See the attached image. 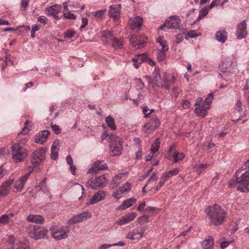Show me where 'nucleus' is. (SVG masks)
Wrapping results in <instances>:
<instances>
[{
  "label": "nucleus",
  "instance_id": "1",
  "mask_svg": "<svg viewBox=\"0 0 249 249\" xmlns=\"http://www.w3.org/2000/svg\"><path fill=\"white\" fill-rule=\"evenodd\" d=\"M149 84H152L153 87H158L168 89L174 83L175 78L174 75H170L167 72H164L162 77L160 75V71L155 68L151 76H146Z\"/></svg>",
  "mask_w": 249,
  "mask_h": 249
},
{
  "label": "nucleus",
  "instance_id": "59",
  "mask_svg": "<svg viewBox=\"0 0 249 249\" xmlns=\"http://www.w3.org/2000/svg\"><path fill=\"white\" fill-rule=\"evenodd\" d=\"M123 194H124V191H122L121 189H120V188H119L116 191L113 193L112 196L114 198L118 199L121 197V196H118Z\"/></svg>",
  "mask_w": 249,
  "mask_h": 249
},
{
  "label": "nucleus",
  "instance_id": "61",
  "mask_svg": "<svg viewBox=\"0 0 249 249\" xmlns=\"http://www.w3.org/2000/svg\"><path fill=\"white\" fill-rule=\"evenodd\" d=\"M88 19L86 18H82V24L79 28L80 30L82 31L83 29L88 25Z\"/></svg>",
  "mask_w": 249,
  "mask_h": 249
},
{
  "label": "nucleus",
  "instance_id": "53",
  "mask_svg": "<svg viewBox=\"0 0 249 249\" xmlns=\"http://www.w3.org/2000/svg\"><path fill=\"white\" fill-rule=\"evenodd\" d=\"M8 215L5 214L0 217V223L2 224H6L9 222Z\"/></svg>",
  "mask_w": 249,
  "mask_h": 249
},
{
  "label": "nucleus",
  "instance_id": "32",
  "mask_svg": "<svg viewBox=\"0 0 249 249\" xmlns=\"http://www.w3.org/2000/svg\"><path fill=\"white\" fill-rule=\"evenodd\" d=\"M136 202V199L132 197L123 201L122 204L120 205L117 210H125L126 209L132 206Z\"/></svg>",
  "mask_w": 249,
  "mask_h": 249
},
{
  "label": "nucleus",
  "instance_id": "41",
  "mask_svg": "<svg viewBox=\"0 0 249 249\" xmlns=\"http://www.w3.org/2000/svg\"><path fill=\"white\" fill-rule=\"evenodd\" d=\"M160 145V142L158 139H156L152 144L150 151L153 154L156 153L159 150Z\"/></svg>",
  "mask_w": 249,
  "mask_h": 249
},
{
  "label": "nucleus",
  "instance_id": "8",
  "mask_svg": "<svg viewBox=\"0 0 249 249\" xmlns=\"http://www.w3.org/2000/svg\"><path fill=\"white\" fill-rule=\"evenodd\" d=\"M232 62L230 59H224L219 66V75L222 78L227 80L228 76L233 72Z\"/></svg>",
  "mask_w": 249,
  "mask_h": 249
},
{
  "label": "nucleus",
  "instance_id": "52",
  "mask_svg": "<svg viewBox=\"0 0 249 249\" xmlns=\"http://www.w3.org/2000/svg\"><path fill=\"white\" fill-rule=\"evenodd\" d=\"M102 37L106 38H109L110 40H112L113 36L112 33L110 31H105L103 32Z\"/></svg>",
  "mask_w": 249,
  "mask_h": 249
},
{
  "label": "nucleus",
  "instance_id": "29",
  "mask_svg": "<svg viewBox=\"0 0 249 249\" xmlns=\"http://www.w3.org/2000/svg\"><path fill=\"white\" fill-rule=\"evenodd\" d=\"M124 175V174L123 173H120L114 176L110 185V187L114 188L119 185L124 180L123 178Z\"/></svg>",
  "mask_w": 249,
  "mask_h": 249
},
{
  "label": "nucleus",
  "instance_id": "42",
  "mask_svg": "<svg viewBox=\"0 0 249 249\" xmlns=\"http://www.w3.org/2000/svg\"><path fill=\"white\" fill-rule=\"evenodd\" d=\"M77 215L81 222L86 220L92 216L91 213L88 211L82 212Z\"/></svg>",
  "mask_w": 249,
  "mask_h": 249
},
{
  "label": "nucleus",
  "instance_id": "13",
  "mask_svg": "<svg viewBox=\"0 0 249 249\" xmlns=\"http://www.w3.org/2000/svg\"><path fill=\"white\" fill-rule=\"evenodd\" d=\"M145 229L144 227L140 226L129 232L127 234V237L131 240L141 239L144 233Z\"/></svg>",
  "mask_w": 249,
  "mask_h": 249
},
{
  "label": "nucleus",
  "instance_id": "63",
  "mask_svg": "<svg viewBox=\"0 0 249 249\" xmlns=\"http://www.w3.org/2000/svg\"><path fill=\"white\" fill-rule=\"evenodd\" d=\"M171 177L167 174V172L164 173L162 176L160 177V179L164 183L167 181Z\"/></svg>",
  "mask_w": 249,
  "mask_h": 249
},
{
  "label": "nucleus",
  "instance_id": "11",
  "mask_svg": "<svg viewBox=\"0 0 249 249\" xmlns=\"http://www.w3.org/2000/svg\"><path fill=\"white\" fill-rule=\"evenodd\" d=\"M46 152L47 148L46 147H42L34 151L31 155V160H33V163H36L40 166L43 165Z\"/></svg>",
  "mask_w": 249,
  "mask_h": 249
},
{
  "label": "nucleus",
  "instance_id": "37",
  "mask_svg": "<svg viewBox=\"0 0 249 249\" xmlns=\"http://www.w3.org/2000/svg\"><path fill=\"white\" fill-rule=\"evenodd\" d=\"M168 50V47H163L159 50L157 54V58L159 61H162L166 56V53Z\"/></svg>",
  "mask_w": 249,
  "mask_h": 249
},
{
  "label": "nucleus",
  "instance_id": "15",
  "mask_svg": "<svg viewBox=\"0 0 249 249\" xmlns=\"http://www.w3.org/2000/svg\"><path fill=\"white\" fill-rule=\"evenodd\" d=\"M61 10L62 7L61 5L55 4L47 7L45 10V13L48 16H53L56 19L58 20L60 19V18L56 15L61 12Z\"/></svg>",
  "mask_w": 249,
  "mask_h": 249
},
{
  "label": "nucleus",
  "instance_id": "60",
  "mask_svg": "<svg viewBox=\"0 0 249 249\" xmlns=\"http://www.w3.org/2000/svg\"><path fill=\"white\" fill-rule=\"evenodd\" d=\"M179 172V170L178 168H175L173 170H170L167 172L169 176L172 178L174 176L177 175Z\"/></svg>",
  "mask_w": 249,
  "mask_h": 249
},
{
  "label": "nucleus",
  "instance_id": "7",
  "mask_svg": "<svg viewBox=\"0 0 249 249\" xmlns=\"http://www.w3.org/2000/svg\"><path fill=\"white\" fill-rule=\"evenodd\" d=\"M48 231L41 229L38 226L30 225L26 228V232L29 236L35 240L44 238L47 234Z\"/></svg>",
  "mask_w": 249,
  "mask_h": 249
},
{
  "label": "nucleus",
  "instance_id": "34",
  "mask_svg": "<svg viewBox=\"0 0 249 249\" xmlns=\"http://www.w3.org/2000/svg\"><path fill=\"white\" fill-rule=\"evenodd\" d=\"M66 160L67 164L70 166L69 169L71 173L73 175H75L76 167L75 165L73 164L72 158L70 155H68L66 157Z\"/></svg>",
  "mask_w": 249,
  "mask_h": 249
},
{
  "label": "nucleus",
  "instance_id": "47",
  "mask_svg": "<svg viewBox=\"0 0 249 249\" xmlns=\"http://www.w3.org/2000/svg\"><path fill=\"white\" fill-rule=\"evenodd\" d=\"M243 90L245 97L246 99L247 104L249 106V86L248 85L247 83H246V85L244 86Z\"/></svg>",
  "mask_w": 249,
  "mask_h": 249
},
{
  "label": "nucleus",
  "instance_id": "19",
  "mask_svg": "<svg viewBox=\"0 0 249 249\" xmlns=\"http://www.w3.org/2000/svg\"><path fill=\"white\" fill-rule=\"evenodd\" d=\"M50 134V131L47 130L40 131L35 136V142L41 144H43L47 141Z\"/></svg>",
  "mask_w": 249,
  "mask_h": 249
},
{
  "label": "nucleus",
  "instance_id": "30",
  "mask_svg": "<svg viewBox=\"0 0 249 249\" xmlns=\"http://www.w3.org/2000/svg\"><path fill=\"white\" fill-rule=\"evenodd\" d=\"M210 107L205 105L196 107L195 109V112L198 116L204 117L207 114V111L209 109Z\"/></svg>",
  "mask_w": 249,
  "mask_h": 249
},
{
  "label": "nucleus",
  "instance_id": "4",
  "mask_svg": "<svg viewBox=\"0 0 249 249\" xmlns=\"http://www.w3.org/2000/svg\"><path fill=\"white\" fill-rule=\"evenodd\" d=\"M234 177L236 183L238 184L237 190L249 193V159L236 172Z\"/></svg>",
  "mask_w": 249,
  "mask_h": 249
},
{
  "label": "nucleus",
  "instance_id": "44",
  "mask_svg": "<svg viewBox=\"0 0 249 249\" xmlns=\"http://www.w3.org/2000/svg\"><path fill=\"white\" fill-rule=\"evenodd\" d=\"M209 8L208 6L204 7L199 12V16L197 18V20L199 21L202 18L205 17L208 13Z\"/></svg>",
  "mask_w": 249,
  "mask_h": 249
},
{
  "label": "nucleus",
  "instance_id": "40",
  "mask_svg": "<svg viewBox=\"0 0 249 249\" xmlns=\"http://www.w3.org/2000/svg\"><path fill=\"white\" fill-rule=\"evenodd\" d=\"M213 240L212 236H208L206 237L205 239L202 242L201 245L202 248H206L211 246H213Z\"/></svg>",
  "mask_w": 249,
  "mask_h": 249
},
{
  "label": "nucleus",
  "instance_id": "20",
  "mask_svg": "<svg viewBox=\"0 0 249 249\" xmlns=\"http://www.w3.org/2000/svg\"><path fill=\"white\" fill-rule=\"evenodd\" d=\"M106 196V194L104 191L100 190L94 194L92 198L90 199L88 204H94L97 202L104 200Z\"/></svg>",
  "mask_w": 249,
  "mask_h": 249
},
{
  "label": "nucleus",
  "instance_id": "48",
  "mask_svg": "<svg viewBox=\"0 0 249 249\" xmlns=\"http://www.w3.org/2000/svg\"><path fill=\"white\" fill-rule=\"evenodd\" d=\"M81 222V221L79 219V218L78 216V215H76L71 218H70L67 222V224L69 225H71V224H74L78 223Z\"/></svg>",
  "mask_w": 249,
  "mask_h": 249
},
{
  "label": "nucleus",
  "instance_id": "64",
  "mask_svg": "<svg viewBox=\"0 0 249 249\" xmlns=\"http://www.w3.org/2000/svg\"><path fill=\"white\" fill-rule=\"evenodd\" d=\"M16 241V238L13 235H10L7 239V242L11 245L14 246Z\"/></svg>",
  "mask_w": 249,
  "mask_h": 249
},
{
  "label": "nucleus",
  "instance_id": "10",
  "mask_svg": "<svg viewBox=\"0 0 249 249\" xmlns=\"http://www.w3.org/2000/svg\"><path fill=\"white\" fill-rule=\"evenodd\" d=\"M181 20L177 16H171L169 19L165 20L163 25L160 26L162 30L166 31L169 29L176 30L179 28Z\"/></svg>",
  "mask_w": 249,
  "mask_h": 249
},
{
  "label": "nucleus",
  "instance_id": "28",
  "mask_svg": "<svg viewBox=\"0 0 249 249\" xmlns=\"http://www.w3.org/2000/svg\"><path fill=\"white\" fill-rule=\"evenodd\" d=\"M26 220L36 224H43L44 222V218L40 215L30 214L27 216Z\"/></svg>",
  "mask_w": 249,
  "mask_h": 249
},
{
  "label": "nucleus",
  "instance_id": "36",
  "mask_svg": "<svg viewBox=\"0 0 249 249\" xmlns=\"http://www.w3.org/2000/svg\"><path fill=\"white\" fill-rule=\"evenodd\" d=\"M105 122L108 127L111 130H114L116 129L114 118L110 115H108L105 118Z\"/></svg>",
  "mask_w": 249,
  "mask_h": 249
},
{
  "label": "nucleus",
  "instance_id": "56",
  "mask_svg": "<svg viewBox=\"0 0 249 249\" xmlns=\"http://www.w3.org/2000/svg\"><path fill=\"white\" fill-rule=\"evenodd\" d=\"M157 42L159 43L161 48L163 47H168L167 45L166 41L161 37H159L157 39Z\"/></svg>",
  "mask_w": 249,
  "mask_h": 249
},
{
  "label": "nucleus",
  "instance_id": "45",
  "mask_svg": "<svg viewBox=\"0 0 249 249\" xmlns=\"http://www.w3.org/2000/svg\"><path fill=\"white\" fill-rule=\"evenodd\" d=\"M154 111V109H149L147 106H145L142 108V113L144 114L145 118L150 117L151 116H150V115Z\"/></svg>",
  "mask_w": 249,
  "mask_h": 249
},
{
  "label": "nucleus",
  "instance_id": "55",
  "mask_svg": "<svg viewBox=\"0 0 249 249\" xmlns=\"http://www.w3.org/2000/svg\"><path fill=\"white\" fill-rule=\"evenodd\" d=\"M75 34V32L72 30H67L65 32L64 36L69 38H71Z\"/></svg>",
  "mask_w": 249,
  "mask_h": 249
},
{
  "label": "nucleus",
  "instance_id": "25",
  "mask_svg": "<svg viewBox=\"0 0 249 249\" xmlns=\"http://www.w3.org/2000/svg\"><path fill=\"white\" fill-rule=\"evenodd\" d=\"M107 166L106 163L100 160L96 161L93 164L92 166L89 169L88 172L92 173L94 172H97L99 170H104L106 169Z\"/></svg>",
  "mask_w": 249,
  "mask_h": 249
},
{
  "label": "nucleus",
  "instance_id": "38",
  "mask_svg": "<svg viewBox=\"0 0 249 249\" xmlns=\"http://www.w3.org/2000/svg\"><path fill=\"white\" fill-rule=\"evenodd\" d=\"M208 166L209 164L207 163L196 164L194 166V169L198 174H200L208 168Z\"/></svg>",
  "mask_w": 249,
  "mask_h": 249
},
{
  "label": "nucleus",
  "instance_id": "14",
  "mask_svg": "<svg viewBox=\"0 0 249 249\" xmlns=\"http://www.w3.org/2000/svg\"><path fill=\"white\" fill-rule=\"evenodd\" d=\"M236 37L238 39L245 38L248 35L247 30L246 20L245 19L242 22L239 23L236 29Z\"/></svg>",
  "mask_w": 249,
  "mask_h": 249
},
{
  "label": "nucleus",
  "instance_id": "17",
  "mask_svg": "<svg viewBox=\"0 0 249 249\" xmlns=\"http://www.w3.org/2000/svg\"><path fill=\"white\" fill-rule=\"evenodd\" d=\"M121 4H115L110 6L108 13L109 16L114 20H118L120 17Z\"/></svg>",
  "mask_w": 249,
  "mask_h": 249
},
{
  "label": "nucleus",
  "instance_id": "21",
  "mask_svg": "<svg viewBox=\"0 0 249 249\" xmlns=\"http://www.w3.org/2000/svg\"><path fill=\"white\" fill-rule=\"evenodd\" d=\"M129 41L133 46L138 49H141L143 47L145 43V41H141L138 36L134 35L130 36Z\"/></svg>",
  "mask_w": 249,
  "mask_h": 249
},
{
  "label": "nucleus",
  "instance_id": "33",
  "mask_svg": "<svg viewBox=\"0 0 249 249\" xmlns=\"http://www.w3.org/2000/svg\"><path fill=\"white\" fill-rule=\"evenodd\" d=\"M33 160H31V165L28 166L27 170L28 171V173L25 174L24 176H27V178L28 179L30 174L33 172L35 171L36 172H38L41 171V169L40 168V166H39L37 163H34Z\"/></svg>",
  "mask_w": 249,
  "mask_h": 249
},
{
  "label": "nucleus",
  "instance_id": "3",
  "mask_svg": "<svg viewBox=\"0 0 249 249\" xmlns=\"http://www.w3.org/2000/svg\"><path fill=\"white\" fill-rule=\"evenodd\" d=\"M234 177L236 183L238 184L237 190L249 193V159L236 172Z\"/></svg>",
  "mask_w": 249,
  "mask_h": 249
},
{
  "label": "nucleus",
  "instance_id": "18",
  "mask_svg": "<svg viewBox=\"0 0 249 249\" xmlns=\"http://www.w3.org/2000/svg\"><path fill=\"white\" fill-rule=\"evenodd\" d=\"M27 179V176H23L19 178L15 183L13 191L16 193L21 192Z\"/></svg>",
  "mask_w": 249,
  "mask_h": 249
},
{
  "label": "nucleus",
  "instance_id": "26",
  "mask_svg": "<svg viewBox=\"0 0 249 249\" xmlns=\"http://www.w3.org/2000/svg\"><path fill=\"white\" fill-rule=\"evenodd\" d=\"M52 236L56 240L62 239V228L58 227L57 226L51 227L50 228Z\"/></svg>",
  "mask_w": 249,
  "mask_h": 249
},
{
  "label": "nucleus",
  "instance_id": "58",
  "mask_svg": "<svg viewBox=\"0 0 249 249\" xmlns=\"http://www.w3.org/2000/svg\"><path fill=\"white\" fill-rule=\"evenodd\" d=\"M51 127L55 134H58L61 133V129L58 125L52 124Z\"/></svg>",
  "mask_w": 249,
  "mask_h": 249
},
{
  "label": "nucleus",
  "instance_id": "27",
  "mask_svg": "<svg viewBox=\"0 0 249 249\" xmlns=\"http://www.w3.org/2000/svg\"><path fill=\"white\" fill-rule=\"evenodd\" d=\"M147 59V56L144 53L139 54L135 56L131 59L134 62L133 66L135 68L138 69L140 67V64L143 62L146 61Z\"/></svg>",
  "mask_w": 249,
  "mask_h": 249
},
{
  "label": "nucleus",
  "instance_id": "24",
  "mask_svg": "<svg viewBox=\"0 0 249 249\" xmlns=\"http://www.w3.org/2000/svg\"><path fill=\"white\" fill-rule=\"evenodd\" d=\"M131 28L134 30L135 29H140L142 24V18L139 16H136L134 18H131L129 21Z\"/></svg>",
  "mask_w": 249,
  "mask_h": 249
},
{
  "label": "nucleus",
  "instance_id": "6",
  "mask_svg": "<svg viewBox=\"0 0 249 249\" xmlns=\"http://www.w3.org/2000/svg\"><path fill=\"white\" fill-rule=\"evenodd\" d=\"M108 143L111 156H118L122 153L123 146L122 140L120 138L111 133L109 135Z\"/></svg>",
  "mask_w": 249,
  "mask_h": 249
},
{
  "label": "nucleus",
  "instance_id": "16",
  "mask_svg": "<svg viewBox=\"0 0 249 249\" xmlns=\"http://www.w3.org/2000/svg\"><path fill=\"white\" fill-rule=\"evenodd\" d=\"M137 214L134 212L125 214L121 218L118 219L116 221V224L118 225H123L127 224L134 220Z\"/></svg>",
  "mask_w": 249,
  "mask_h": 249
},
{
  "label": "nucleus",
  "instance_id": "9",
  "mask_svg": "<svg viewBox=\"0 0 249 249\" xmlns=\"http://www.w3.org/2000/svg\"><path fill=\"white\" fill-rule=\"evenodd\" d=\"M107 182L104 175L90 178L86 183L87 188L91 189H97L103 188Z\"/></svg>",
  "mask_w": 249,
  "mask_h": 249
},
{
  "label": "nucleus",
  "instance_id": "12",
  "mask_svg": "<svg viewBox=\"0 0 249 249\" xmlns=\"http://www.w3.org/2000/svg\"><path fill=\"white\" fill-rule=\"evenodd\" d=\"M150 118L149 122L143 126V131L146 132L150 130H155L160 124V121L156 115H152Z\"/></svg>",
  "mask_w": 249,
  "mask_h": 249
},
{
  "label": "nucleus",
  "instance_id": "2",
  "mask_svg": "<svg viewBox=\"0 0 249 249\" xmlns=\"http://www.w3.org/2000/svg\"><path fill=\"white\" fill-rule=\"evenodd\" d=\"M204 212L211 223L215 226L222 225L227 216L225 209L217 204L208 206Z\"/></svg>",
  "mask_w": 249,
  "mask_h": 249
},
{
  "label": "nucleus",
  "instance_id": "46",
  "mask_svg": "<svg viewBox=\"0 0 249 249\" xmlns=\"http://www.w3.org/2000/svg\"><path fill=\"white\" fill-rule=\"evenodd\" d=\"M138 222L141 225H143L148 222L149 216L148 215H143L140 216L137 219Z\"/></svg>",
  "mask_w": 249,
  "mask_h": 249
},
{
  "label": "nucleus",
  "instance_id": "54",
  "mask_svg": "<svg viewBox=\"0 0 249 249\" xmlns=\"http://www.w3.org/2000/svg\"><path fill=\"white\" fill-rule=\"evenodd\" d=\"M63 17L66 18L70 19H76V16H75L72 13L68 12H65L63 13Z\"/></svg>",
  "mask_w": 249,
  "mask_h": 249
},
{
  "label": "nucleus",
  "instance_id": "43",
  "mask_svg": "<svg viewBox=\"0 0 249 249\" xmlns=\"http://www.w3.org/2000/svg\"><path fill=\"white\" fill-rule=\"evenodd\" d=\"M106 9L100 10L96 12H93L91 14L96 18L102 19L103 18Z\"/></svg>",
  "mask_w": 249,
  "mask_h": 249
},
{
  "label": "nucleus",
  "instance_id": "31",
  "mask_svg": "<svg viewBox=\"0 0 249 249\" xmlns=\"http://www.w3.org/2000/svg\"><path fill=\"white\" fill-rule=\"evenodd\" d=\"M228 35L225 30L218 31L215 33L216 39L222 43H225L227 39Z\"/></svg>",
  "mask_w": 249,
  "mask_h": 249
},
{
  "label": "nucleus",
  "instance_id": "5",
  "mask_svg": "<svg viewBox=\"0 0 249 249\" xmlns=\"http://www.w3.org/2000/svg\"><path fill=\"white\" fill-rule=\"evenodd\" d=\"M11 155L15 162H22L27 157V151L22 147L19 142L14 143L12 146Z\"/></svg>",
  "mask_w": 249,
  "mask_h": 249
},
{
  "label": "nucleus",
  "instance_id": "51",
  "mask_svg": "<svg viewBox=\"0 0 249 249\" xmlns=\"http://www.w3.org/2000/svg\"><path fill=\"white\" fill-rule=\"evenodd\" d=\"M122 191H124V193L129 192L131 189V184L128 182L125 183L123 186L119 187Z\"/></svg>",
  "mask_w": 249,
  "mask_h": 249
},
{
  "label": "nucleus",
  "instance_id": "49",
  "mask_svg": "<svg viewBox=\"0 0 249 249\" xmlns=\"http://www.w3.org/2000/svg\"><path fill=\"white\" fill-rule=\"evenodd\" d=\"M213 98V94L212 93H209L208 95V96L206 98L205 101H204L203 104L206 106L210 107V105L212 102Z\"/></svg>",
  "mask_w": 249,
  "mask_h": 249
},
{
  "label": "nucleus",
  "instance_id": "57",
  "mask_svg": "<svg viewBox=\"0 0 249 249\" xmlns=\"http://www.w3.org/2000/svg\"><path fill=\"white\" fill-rule=\"evenodd\" d=\"M235 109L238 112H242L244 110L242 103L240 100L237 101L235 105Z\"/></svg>",
  "mask_w": 249,
  "mask_h": 249
},
{
  "label": "nucleus",
  "instance_id": "62",
  "mask_svg": "<svg viewBox=\"0 0 249 249\" xmlns=\"http://www.w3.org/2000/svg\"><path fill=\"white\" fill-rule=\"evenodd\" d=\"M29 0H21V6L22 8V10L25 11L27 9V7L29 4Z\"/></svg>",
  "mask_w": 249,
  "mask_h": 249
},
{
  "label": "nucleus",
  "instance_id": "35",
  "mask_svg": "<svg viewBox=\"0 0 249 249\" xmlns=\"http://www.w3.org/2000/svg\"><path fill=\"white\" fill-rule=\"evenodd\" d=\"M124 43V41L122 40L119 39L117 38L113 37L112 40V47L115 50H121L123 48Z\"/></svg>",
  "mask_w": 249,
  "mask_h": 249
},
{
  "label": "nucleus",
  "instance_id": "22",
  "mask_svg": "<svg viewBox=\"0 0 249 249\" xmlns=\"http://www.w3.org/2000/svg\"><path fill=\"white\" fill-rule=\"evenodd\" d=\"M13 182L14 179H11L3 183L0 187V196H5L8 194L11 185Z\"/></svg>",
  "mask_w": 249,
  "mask_h": 249
},
{
  "label": "nucleus",
  "instance_id": "39",
  "mask_svg": "<svg viewBox=\"0 0 249 249\" xmlns=\"http://www.w3.org/2000/svg\"><path fill=\"white\" fill-rule=\"evenodd\" d=\"M185 157V155L183 153H180L177 151H176L173 155L174 163H177L179 161L183 160Z\"/></svg>",
  "mask_w": 249,
  "mask_h": 249
},
{
  "label": "nucleus",
  "instance_id": "50",
  "mask_svg": "<svg viewBox=\"0 0 249 249\" xmlns=\"http://www.w3.org/2000/svg\"><path fill=\"white\" fill-rule=\"evenodd\" d=\"M17 246V249H30L29 243L26 242H20Z\"/></svg>",
  "mask_w": 249,
  "mask_h": 249
},
{
  "label": "nucleus",
  "instance_id": "23",
  "mask_svg": "<svg viewBox=\"0 0 249 249\" xmlns=\"http://www.w3.org/2000/svg\"><path fill=\"white\" fill-rule=\"evenodd\" d=\"M59 144V141L57 140L53 142L52 145L50 156L51 159L53 160H56L58 159Z\"/></svg>",
  "mask_w": 249,
  "mask_h": 249
}]
</instances>
